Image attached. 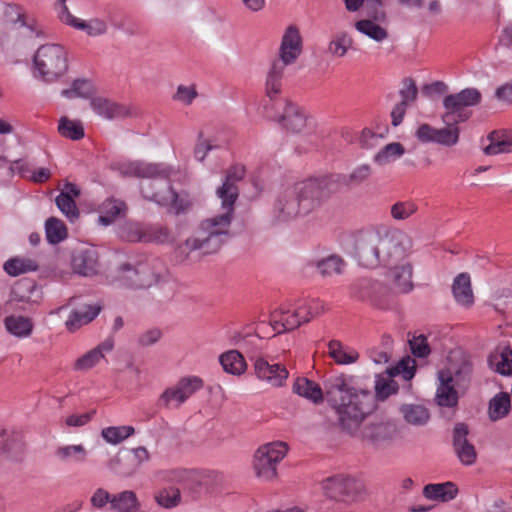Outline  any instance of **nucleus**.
<instances>
[{"label":"nucleus","mask_w":512,"mask_h":512,"mask_svg":"<svg viewBox=\"0 0 512 512\" xmlns=\"http://www.w3.org/2000/svg\"><path fill=\"white\" fill-rule=\"evenodd\" d=\"M418 95V89L415 81L411 78H405L403 80V88L400 90L401 101L405 105H409L416 101Z\"/></svg>","instance_id":"nucleus-62"},{"label":"nucleus","mask_w":512,"mask_h":512,"mask_svg":"<svg viewBox=\"0 0 512 512\" xmlns=\"http://www.w3.org/2000/svg\"><path fill=\"white\" fill-rule=\"evenodd\" d=\"M150 459L148 450L143 447H137L130 450H121L113 456L107 463L108 469L121 477H130L134 475L142 463Z\"/></svg>","instance_id":"nucleus-13"},{"label":"nucleus","mask_w":512,"mask_h":512,"mask_svg":"<svg viewBox=\"0 0 512 512\" xmlns=\"http://www.w3.org/2000/svg\"><path fill=\"white\" fill-rule=\"evenodd\" d=\"M405 153L404 146L399 142L387 144L378 153L373 160L379 166H384L401 157Z\"/></svg>","instance_id":"nucleus-47"},{"label":"nucleus","mask_w":512,"mask_h":512,"mask_svg":"<svg viewBox=\"0 0 512 512\" xmlns=\"http://www.w3.org/2000/svg\"><path fill=\"white\" fill-rule=\"evenodd\" d=\"M88 452L82 444L59 446L55 450V457L62 463H83Z\"/></svg>","instance_id":"nucleus-37"},{"label":"nucleus","mask_w":512,"mask_h":512,"mask_svg":"<svg viewBox=\"0 0 512 512\" xmlns=\"http://www.w3.org/2000/svg\"><path fill=\"white\" fill-rule=\"evenodd\" d=\"M128 212L129 208L125 201L108 197L98 207L99 222L101 224H111L125 221Z\"/></svg>","instance_id":"nucleus-22"},{"label":"nucleus","mask_w":512,"mask_h":512,"mask_svg":"<svg viewBox=\"0 0 512 512\" xmlns=\"http://www.w3.org/2000/svg\"><path fill=\"white\" fill-rule=\"evenodd\" d=\"M155 498L160 506L164 508H173L179 504L181 494L178 488L170 487L161 490Z\"/></svg>","instance_id":"nucleus-55"},{"label":"nucleus","mask_w":512,"mask_h":512,"mask_svg":"<svg viewBox=\"0 0 512 512\" xmlns=\"http://www.w3.org/2000/svg\"><path fill=\"white\" fill-rule=\"evenodd\" d=\"M383 286L371 279H363L351 286L352 293L362 299L377 302L380 299Z\"/></svg>","instance_id":"nucleus-35"},{"label":"nucleus","mask_w":512,"mask_h":512,"mask_svg":"<svg viewBox=\"0 0 512 512\" xmlns=\"http://www.w3.org/2000/svg\"><path fill=\"white\" fill-rule=\"evenodd\" d=\"M372 175V167L369 164H361L352 169L349 174H331L332 181L335 182L336 192L342 187H356L367 182Z\"/></svg>","instance_id":"nucleus-24"},{"label":"nucleus","mask_w":512,"mask_h":512,"mask_svg":"<svg viewBox=\"0 0 512 512\" xmlns=\"http://www.w3.org/2000/svg\"><path fill=\"white\" fill-rule=\"evenodd\" d=\"M176 386L185 402L190 396L203 387V380L197 376L184 377L177 382Z\"/></svg>","instance_id":"nucleus-53"},{"label":"nucleus","mask_w":512,"mask_h":512,"mask_svg":"<svg viewBox=\"0 0 512 512\" xmlns=\"http://www.w3.org/2000/svg\"><path fill=\"white\" fill-rule=\"evenodd\" d=\"M215 194L221 201L223 213L209 220L210 224H230L233 220L234 205L239 197L238 185L222 182Z\"/></svg>","instance_id":"nucleus-18"},{"label":"nucleus","mask_w":512,"mask_h":512,"mask_svg":"<svg viewBox=\"0 0 512 512\" xmlns=\"http://www.w3.org/2000/svg\"><path fill=\"white\" fill-rule=\"evenodd\" d=\"M446 381H452L462 392H466L470 386L473 375V363L471 356L467 353L456 350L448 357V365L438 372Z\"/></svg>","instance_id":"nucleus-12"},{"label":"nucleus","mask_w":512,"mask_h":512,"mask_svg":"<svg viewBox=\"0 0 512 512\" xmlns=\"http://www.w3.org/2000/svg\"><path fill=\"white\" fill-rule=\"evenodd\" d=\"M322 489L327 498L338 502H347L354 500L362 491L363 486L355 478L336 475L325 479L322 482Z\"/></svg>","instance_id":"nucleus-14"},{"label":"nucleus","mask_w":512,"mask_h":512,"mask_svg":"<svg viewBox=\"0 0 512 512\" xmlns=\"http://www.w3.org/2000/svg\"><path fill=\"white\" fill-rule=\"evenodd\" d=\"M378 375L375 381V397L380 400H386L390 395L398 390V384L390 378Z\"/></svg>","instance_id":"nucleus-50"},{"label":"nucleus","mask_w":512,"mask_h":512,"mask_svg":"<svg viewBox=\"0 0 512 512\" xmlns=\"http://www.w3.org/2000/svg\"><path fill=\"white\" fill-rule=\"evenodd\" d=\"M334 193L335 182L330 175L300 181L279 196L274 213L282 222L303 221Z\"/></svg>","instance_id":"nucleus-2"},{"label":"nucleus","mask_w":512,"mask_h":512,"mask_svg":"<svg viewBox=\"0 0 512 512\" xmlns=\"http://www.w3.org/2000/svg\"><path fill=\"white\" fill-rule=\"evenodd\" d=\"M56 205L59 210L67 217L70 222H74L79 218V210L76 206L75 200L71 199L66 194H59L55 199Z\"/></svg>","instance_id":"nucleus-52"},{"label":"nucleus","mask_w":512,"mask_h":512,"mask_svg":"<svg viewBox=\"0 0 512 512\" xmlns=\"http://www.w3.org/2000/svg\"><path fill=\"white\" fill-rule=\"evenodd\" d=\"M246 175V168L244 165L235 164L230 166L225 171V176L223 182L237 185L240 181L244 179Z\"/></svg>","instance_id":"nucleus-64"},{"label":"nucleus","mask_w":512,"mask_h":512,"mask_svg":"<svg viewBox=\"0 0 512 512\" xmlns=\"http://www.w3.org/2000/svg\"><path fill=\"white\" fill-rule=\"evenodd\" d=\"M377 21L371 19H362L355 23V28L360 33L368 36L374 41L381 42L388 37L386 29L376 23Z\"/></svg>","instance_id":"nucleus-46"},{"label":"nucleus","mask_w":512,"mask_h":512,"mask_svg":"<svg viewBox=\"0 0 512 512\" xmlns=\"http://www.w3.org/2000/svg\"><path fill=\"white\" fill-rule=\"evenodd\" d=\"M439 385L437 387L435 401L439 406L453 408L456 407L459 400V392H461L452 381H446L444 377L438 373Z\"/></svg>","instance_id":"nucleus-27"},{"label":"nucleus","mask_w":512,"mask_h":512,"mask_svg":"<svg viewBox=\"0 0 512 512\" xmlns=\"http://www.w3.org/2000/svg\"><path fill=\"white\" fill-rule=\"evenodd\" d=\"M489 367L501 374L512 375V349L510 347H497L488 356Z\"/></svg>","instance_id":"nucleus-29"},{"label":"nucleus","mask_w":512,"mask_h":512,"mask_svg":"<svg viewBox=\"0 0 512 512\" xmlns=\"http://www.w3.org/2000/svg\"><path fill=\"white\" fill-rule=\"evenodd\" d=\"M67 0H58V3L61 5L60 11V19L67 25H70L78 30H83L89 36H100L107 32L108 26L107 23L99 18H93L89 21H83L76 17H74L68 7L66 6Z\"/></svg>","instance_id":"nucleus-20"},{"label":"nucleus","mask_w":512,"mask_h":512,"mask_svg":"<svg viewBox=\"0 0 512 512\" xmlns=\"http://www.w3.org/2000/svg\"><path fill=\"white\" fill-rule=\"evenodd\" d=\"M141 192L145 198L168 207L176 215L186 213L193 204L187 191L176 192L170 184L160 187L159 183L153 182L143 186Z\"/></svg>","instance_id":"nucleus-9"},{"label":"nucleus","mask_w":512,"mask_h":512,"mask_svg":"<svg viewBox=\"0 0 512 512\" xmlns=\"http://www.w3.org/2000/svg\"><path fill=\"white\" fill-rule=\"evenodd\" d=\"M301 310L302 308H297L290 315H288L289 311H281V319L275 321L281 323L283 330L295 329L301 325V318H304Z\"/></svg>","instance_id":"nucleus-60"},{"label":"nucleus","mask_w":512,"mask_h":512,"mask_svg":"<svg viewBox=\"0 0 512 512\" xmlns=\"http://www.w3.org/2000/svg\"><path fill=\"white\" fill-rule=\"evenodd\" d=\"M115 235L127 243H172L179 236L177 227L168 226H114Z\"/></svg>","instance_id":"nucleus-7"},{"label":"nucleus","mask_w":512,"mask_h":512,"mask_svg":"<svg viewBox=\"0 0 512 512\" xmlns=\"http://www.w3.org/2000/svg\"><path fill=\"white\" fill-rule=\"evenodd\" d=\"M219 361L224 371L232 375H241L246 370V362L237 350L221 354Z\"/></svg>","instance_id":"nucleus-40"},{"label":"nucleus","mask_w":512,"mask_h":512,"mask_svg":"<svg viewBox=\"0 0 512 512\" xmlns=\"http://www.w3.org/2000/svg\"><path fill=\"white\" fill-rule=\"evenodd\" d=\"M381 229L361 230L357 236L355 249L361 265L374 268L380 264L379 251H383L384 263L392 265L402 259L410 248V240L398 229L380 226Z\"/></svg>","instance_id":"nucleus-3"},{"label":"nucleus","mask_w":512,"mask_h":512,"mask_svg":"<svg viewBox=\"0 0 512 512\" xmlns=\"http://www.w3.org/2000/svg\"><path fill=\"white\" fill-rule=\"evenodd\" d=\"M458 494V488L453 482L427 484L423 489L425 498L433 501L448 502Z\"/></svg>","instance_id":"nucleus-31"},{"label":"nucleus","mask_w":512,"mask_h":512,"mask_svg":"<svg viewBox=\"0 0 512 512\" xmlns=\"http://www.w3.org/2000/svg\"><path fill=\"white\" fill-rule=\"evenodd\" d=\"M184 403L181 393L176 385L168 387L160 395L157 405L160 407L169 408L172 404L179 407Z\"/></svg>","instance_id":"nucleus-56"},{"label":"nucleus","mask_w":512,"mask_h":512,"mask_svg":"<svg viewBox=\"0 0 512 512\" xmlns=\"http://www.w3.org/2000/svg\"><path fill=\"white\" fill-rule=\"evenodd\" d=\"M469 429L465 423H457L453 429V448L454 451L464 465L470 466L477 459V451L472 443L468 440Z\"/></svg>","instance_id":"nucleus-19"},{"label":"nucleus","mask_w":512,"mask_h":512,"mask_svg":"<svg viewBox=\"0 0 512 512\" xmlns=\"http://www.w3.org/2000/svg\"><path fill=\"white\" fill-rule=\"evenodd\" d=\"M417 210L411 203H396L391 208V214L396 221H405Z\"/></svg>","instance_id":"nucleus-63"},{"label":"nucleus","mask_w":512,"mask_h":512,"mask_svg":"<svg viewBox=\"0 0 512 512\" xmlns=\"http://www.w3.org/2000/svg\"><path fill=\"white\" fill-rule=\"evenodd\" d=\"M71 267L75 274L92 277L99 273L100 262L97 250L92 247L75 249L71 256Z\"/></svg>","instance_id":"nucleus-17"},{"label":"nucleus","mask_w":512,"mask_h":512,"mask_svg":"<svg viewBox=\"0 0 512 512\" xmlns=\"http://www.w3.org/2000/svg\"><path fill=\"white\" fill-rule=\"evenodd\" d=\"M452 292L455 300L459 304L463 306H470L473 304L474 296L471 288L470 276L467 273H461L454 279Z\"/></svg>","instance_id":"nucleus-33"},{"label":"nucleus","mask_w":512,"mask_h":512,"mask_svg":"<svg viewBox=\"0 0 512 512\" xmlns=\"http://www.w3.org/2000/svg\"><path fill=\"white\" fill-rule=\"evenodd\" d=\"M255 374L258 379L266 381L273 387H281L288 378V371L281 364H270L264 358H257L254 363Z\"/></svg>","instance_id":"nucleus-21"},{"label":"nucleus","mask_w":512,"mask_h":512,"mask_svg":"<svg viewBox=\"0 0 512 512\" xmlns=\"http://www.w3.org/2000/svg\"><path fill=\"white\" fill-rule=\"evenodd\" d=\"M326 395L343 432L376 448L388 445L396 437V425L390 422L367 424L360 429L372 409L374 396L370 391L352 387L343 376H337L327 382Z\"/></svg>","instance_id":"nucleus-1"},{"label":"nucleus","mask_w":512,"mask_h":512,"mask_svg":"<svg viewBox=\"0 0 512 512\" xmlns=\"http://www.w3.org/2000/svg\"><path fill=\"white\" fill-rule=\"evenodd\" d=\"M351 45V37L347 33L341 32L338 33L335 38L329 42L328 52L333 56L343 57Z\"/></svg>","instance_id":"nucleus-51"},{"label":"nucleus","mask_w":512,"mask_h":512,"mask_svg":"<svg viewBox=\"0 0 512 512\" xmlns=\"http://www.w3.org/2000/svg\"><path fill=\"white\" fill-rule=\"evenodd\" d=\"M481 99L482 95L476 88H466L458 93L446 95L443 99L445 112L441 115L442 122H465L471 116L467 108L478 105Z\"/></svg>","instance_id":"nucleus-10"},{"label":"nucleus","mask_w":512,"mask_h":512,"mask_svg":"<svg viewBox=\"0 0 512 512\" xmlns=\"http://www.w3.org/2000/svg\"><path fill=\"white\" fill-rule=\"evenodd\" d=\"M59 134L67 139L77 141L84 137V127L81 121L71 120L67 116H62L58 123Z\"/></svg>","instance_id":"nucleus-42"},{"label":"nucleus","mask_w":512,"mask_h":512,"mask_svg":"<svg viewBox=\"0 0 512 512\" xmlns=\"http://www.w3.org/2000/svg\"><path fill=\"white\" fill-rule=\"evenodd\" d=\"M7 331L18 338H26L31 335L34 324L29 317L10 315L4 320Z\"/></svg>","instance_id":"nucleus-36"},{"label":"nucleus","mask_w":512,"mask_h":512,"mask_svg":"<svg viewBox=\"0 0 512 512\" xmlns=\"http://www.w3.org/2000/svg\"><path fill=\"white\" fill-rule=\"evenodd\" d=\"M445 124V127L437 129L436 128V137H435V143L451 147L458 143L459 141V135H460V129L457 126L460 122L458 121H452V123L449 122H443Z\"/></svg>","instance_id":"nucleus-44"},{"label":"nucleus","mask_w":512,"mask_h":512,"mask_svg":"<svg viewBox=\"0 0 512 512\" xmlns=\"http://www.w3.org/2000/svg\"><path fill=\"white\" fill-rule=\"evenodd\" d=\"M413 266L410 263L392 266L387 277L391 279L395 288L401 293L410 292L413 289Z\"/></svg>","instance_id":"nucleus-28"},{"label":"nucleus","mask_w":512,"mask_h":512,"mask_svg":"<svg viewBox=\"0 0 512 512\" xmlns=\"http://www.w3.org/2000/svg\"><path fill=\"white\" fill-rule=\"evenodd\" d=\"M198 92L194 84L191 85H179L173 95V100L180 102L184 105H191L192 102L197 98Z\"/></svg>","instance_id":"nucleus-59"},{"label":"nucleus","mask_w":512,"mask_h":512,"mask_svg":"<svg viewBox=\"0 0 512 512\" xmlns=\"http://www.w3.org/2000/svg\"><path fill=\"white\" fill-rule=\"evenodd\" d=\"M24 459V443L21 434L12 428L0 427V466L20 463Z\"/></svg>","instance_id":"nucleus-15"},{"label":"nucleus","mask_w":512,"mask_h":512,"mask_svg":"<svg viewBox=\"0 0 512 512\" xmlns=\"http://www.w3.org/2000/svg\"><path fill=\"white\" fill-rule=\"evenodd\" d=\"M334 378L335 377H332V379ZM328 381L329 379L325 384H327ZM324 387L326 388V385H324ZM292 390L295 394L311 401L314 404H320L324 400V392L320 385L305 377H298L293 383ZM325 397L327 398L326 393Z\"/></svg>","instance_id":"nucleus-25"},{"label":"nucleus","mask_w":512,"mask_h":512,"mask_svg":"<svg viewBox=\"0 0 512 512\" xmlns=\"http://www.w3.org/2000/svg\"><path fill=\"white\" fill-rule=\"evenodd\" d=\"M93 94V87L86 80H75L70 89H64L62 95L67 98H88Z\"/></svg>","instance_id":"nucleus-54"},{"label":"nucleus","mask_w":512,"mask_h":512,"mask_svg":"<svg viewBox=\"0 0 512 512\" xmlns=\"http://www.w3.org/2000/svg\"><path fill=\"white\" fill-rule=\"evenodd\" d=\"M108 278L121 287L142 290L162 287L170 282V271L166 264L154 258L145 262H121L111 268Z\"/></svg>","instance_id":"nucleus-4"},{"label":"nucleus","mask_w":512,"mask_h":512,"mask_svg":"<svg viewBox=\"0 0 512 512\" xmlns=\"http://www.w3.org/2000/svg\"><path fill=\"white\" fill-rule=\"evenodd\" d=\"M275 120L290 133H301L307 125L303 111L290 100H285L283 114Z\"/></svg>","instance_id":"nucleus-23"},{"label":"nucleus","mask_w":512,"mask_h":512,"mask_svg":"<svg viewBox=\"0 0 512 512\" xmlns=\"http://www.w3.org/2000/svg\"><path fill=\"white\" fill-rule=\"evenodd\" d=\"M511 408V400L508 393L496 394L490 401L488 415L491 421H498L508 415Z\"/></svg>","instance_id":"nucleus-38"},{"label":"nucleus","mask_w":512,"mask_h":512,"mask_svg":"<svg viewBox=\"0 0 512 512\" xmlns=\"http://www.w3.org/2000/svg\"><path fill=\"white\" fill-rule=\"evenodd\" d=\"M103 358V355L98 352V350H90L86 354H84L82 357L77 359V361L74 364L75 370L85 371L92 367H94L101 359Z\"/></svg>","instance_id":"nucleus-61"},{"label":"nucleus","mask_w":512,"mask_h":512,"mask_svg":"<svg viewBox=\"0 0 512 512\" xmlns=\"http://www.w3.org/2000/svg\"><path fill=\"white\" fill-rule=\"evenodd\" d=\"M301 53L300 31L295 25H290L282 36L278 58L273 60L267 73L265 92L270 100H273L281 92L282 78L286 67L294 64Z\"/></svg>","instance_id":"nucleus-6"},{"label":"nucleus","mask_w":512,"mask_h":512,"mask_svg":"<svg viewBox=\"0 0 512 512\" xmlns=\"http://www.w3.org/2000/svg\"><path fill=\"white\" fill-rule=\"evenodd\" d=\"M38 267V263L35 260L27 257H14L4 264V270L11 276L36 271Z\"/></svg>","instance_id":"nucleus-43"},{"label":"nucleus","mask_w":512,"mask_h":512,"mask_svg":"<svg viewBox=\"0 0 512 512\" xmlns=\"http://www.w3.org/2000/svg\"><path fill=\"white\" fill-rule=\"evenodd\" d=\"M489 145L483 148L485 155H498L512 152V135H507L503 131H492L488 134Z\"/></svg>","instance_id":"nucleus-32"},{"label":"nucleus","mask_w":512,"mask_h":512,"mask_svg":"<svg viewBox=\"0 0 512 512\" xmlns=\"http://www.w3.org/2000/svg\"><path fill=\"white\" fill-rule=\"evenodd\" d=\"M363 12L367 16V19L379 22H383L386 19L382 0H365Z\"/></svg>","instance_id":"nucleus-57"},{"label":"nucleus","mask_w":512,"mask_h":512,"mask_svg":"<svg viewBox=\"0 0 512 512\" xmlns=\"http://www.w3.org/2000/svg\"><path fill=\"white\" fill-rule=\"evenodd\" d=\"M90 105L99 116L107 120L123 118L129 114L125 106L102 97L91 99Z\"/></svg>","instance_id":"nucleus-26"},{"label":"nucleus","mask_w":512,"mask_h":512,"mask_svg":"<svg viewBox=\"0 0 512 512\" xmlns=\"http://www.w3.org/2000/svg\"><path fill=\"white\" fill-rule=\"evenodd\" d=\"M415 370V360L410 357H406L402 359L395 368L387 369V373L389 376L402 374L405 380H410L413 378Z\"/></svg>","instance_id":"nucleus-58"},{"label":"nucleus","mask_w":512,"mask_h":512,"mask_svg":"<svg viewBox=\"0 0 512 512\" xmlns=\"http://www.w3.org/2000/svg\"><path fill=\"white\" fill-rule=\"evenodd\" d=\"M399 410L405 422L413 426H424L430 420L428 409L421 404H403Z\"/></svg>","instance_id":"nucleus-34"},{"label":"nucleus","mask_w":512,"mask_h":512,"mask_svg":"<svg viewBox=\"0 0 512 512\" xmlns=\"http://www.w3.org/2000/svg\"><path fill=\"white\" fill-rule=\"evenodd\" d=\"M287 452V444L281 441L260 446L254 454L253 467L256 476L265 481L273 480L277 476V466Z\"/></svg>","instance_id":"nucleus-11"},{"label":"nucleus","mask_w":512,"mask_h":512,"mask_svg":"<svg viewBox=\"0 0 512 512\" xmlns=\"http://www.w3.org/2000/svg\"><path fill=\"white\" fill-rule=\"evenodd\" d=\"M235 234L225 226H196L192 235L175 249V261L180 265L197 262L199 257L194 254L196 251L204 255L215 253L229 237Z\"/></svg>","instance_id":"nucleus-5"},{"label":"nucleus","mask_w":512,"mask_h":512,"mask_svg":"<svg viewBox=\"0 0 512 512\" xmlns=\"http://www.w3.org/2000/svg\"><path fill=\"white\" fill-rule=\"evenodd\" d=\"M100 311L101 307L99 305H85L70 314L65 326L70 332H75L83 325L94 320Z\"/></svg>","instance_id":"nucleus-30"},{"label":"nucleus","mask_w":512,"mask_h":512,"mask_svg":"<svg viewBox=\"0 0 512 512\" xmlns=\"http://www.w3.org/2000/svg\"><path fill=\"white\" fill-rule=\"evenodd\" d=\"M329 354L338 364H351L357 361L359 354L355 351L347 352L340 342L332 340L329 343Z\"/></svg>","instance_id":"nucleus-49"},{"label":"nucleus","mask_w":512,"mask_h":512,"mask_svg":"<svg viewBox=\"0 0 512 512\" xmlns=\"http://www.w3.org/2000/svg\"><path fill=\"white\" fill-rule=\"evenodd\" d=\"M345 266V261L337 255H330L316 263V268L323 278H333L341 275Z\"/></svg>","instance_id":"nucleus-39"},{"label":"nucleus","mask_w":512,"mask_h":512,"mask_svg":"<svg viewBox=\"0 0 512 512\" xmlns=\"http://www.w3.org/2000/svg\"><path fill=\"white\" fill-rule=\"evenodd\" d=\"M135 430L132 426H111L102 429L101 435L110 444L117 445L132 436Z\"/></svg>","instance_id":"nucleus-48"},{"label":"nucleus","mask_w":512,"mask_h":512,"mask_svg":"<svg viewBox=\"0 0 512 512\" xmlns=\"http://www.w3.org/2000/svg\"><path fill=\"white\" fill-rule=\"evenodd\" d=\"M121 174L130 177L150 179H170L175 172L172 166L162 163H149L145 161H130L121 165Z\"/></svg>","instance_id":"nucleus-16"},{"label":"nucleus","mask_w":512,"mask_h":512,"mask_svg":"<svg viewBox=\"0 0 512 512\" xmlns=\"http://www.w3.org/2000/svg\"><path fill=\"white\" fill-rule=\"evenodd\" d=\"M36 293H38V289L34 282L28 280L20 281L12 288L11 301L38 303V298L34 297Z\"/></svg>","instance_id":"nucleus-41"},{"label":"nucleus","mask_w":512,"mask_h":512,"mask_svg":"<svg viewBox=\"0 0 512 512\" xmlns=\"http://www.w3.org/2000/svg\"><path fill=\"white\" fill-rule=\"evenodd\" d=\"M111 509L117 512H135L138 509V501L133 491H123L113 495Z\"/></svg>","instance_id":"nucleus-45"},{"label":"nucleus","mask_w":512,"mask_h":512,"mask_svg":"<svg viewBox=\"0 0 512 512\" xmlns=\"http://www.w3.org/2000/svg\"><path fill=\"white\" fill-rule=\"evenodd\" d=\"M34 65L43 80L55 81L68 69L67 54L60 45H43L34 56Z\"/></svg>","instance_id":"nucleus-8"}]
</instances>
